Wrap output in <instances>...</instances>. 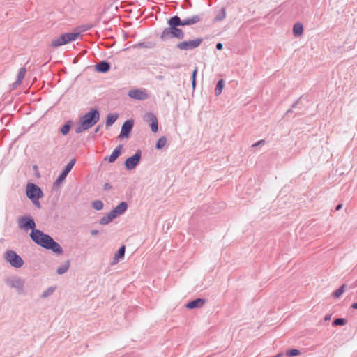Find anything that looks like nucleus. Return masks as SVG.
Here are the masks:
<instances>
[{"label": "nucleus", "mask_w": 357, "mask_h": 357, "mask_svg": "<svg viewBox=\"0 0 357 357\" xmlns=\"http://www.w3.org/2000/svg\"><path fill=\"white\" fill-rule=\"evenodd\" d=\"M30 237L36 244L45 249L51 250L57 255H62L63 252L62 248L57 242L39 229L31 231Z\"/></svg>", "instance_id": "f257e3e1"}, {"label": "nucleus", "mask_w": 357, "mask_h": 357, "mask_svg": "<svg viewBox=\"0 0 357 357\" xmlns=\"http://www.w3.org/2000/svg\"><path fill=\"white\" fill-rule=\"evenodd\" d=\"M169 27L165 28L160 35L162 41H167L171 38L183 39L185 34L178 26H181V18L178 15L172 17L168 21Z\"/></svg>", "instance_id": "f03ea898"}, {"label": "nucleus", "mask_w": 357, "mask_h": 357, "mask_svg": "<svg viewBox=\"0 0 357 357\" xmlns=\"http://www.w3.org/2000/svg\"><path fill=\"white\" fill-rule=\"evenodd\" d=\"M100 119V113L98 110L92 109L89 112L79 118L75 128L76 133L79 134L91 128Z\"/></svg>", "instance_id": "7ed1b4c3"}, {"label": "nucleus", "mask_w": 357, "mask_h": 357, "mask_svg": "<svg viewBox=\"0 0 357 357\" xmlns=\"http://www.w3.org/2000/svg\"><path fill=\"white\" fill-rule=\"evenodd\" d=\"M5 284L10 289H15L18 295H25V280L22 278L13 275L4 278Z\"/></svg>", "instance_id": "20e7f679"}, {"label": "nucleus", "mask_w": 357, "mask_h": 357, "mask_svg": "<svg viewBox=\"0 0 357 357\" xmlns=\"http://www.w3.org/2000/svg\"><path fill=\"white\" fill-rule=\"evenodd\" d=\"M80 36L79 33H66L52 40L51 47H59L61 45L75 41Z\"/></svg>", "instance_id": "39448f33"}, {"label": "nucleus", "mask_w": 357, "mask_h": 357, "mask_svg": "<svg viewBox=\"0 0 357 357\" xmlns=\"http://www.w3.org/2000/svg\"><path fill=\"white\" fill-rule=\"evenodd\" d=\"M4 260L15 268H20L24 265V260L14 250H8L3 255Z\"/></svg>", "instance_id": "423d86ee"}, {"label": "nucleus", "mask_w": 357, "mask_h": 357, "mask_svg": "<svg viewBox=\"0 0 357 357\" xmlns=\"http://www.w3.org/2000/svg\"><path fill=\"white\" fill-rule=\"evenodd\" d=\"M26 194L27 197L30 199L33 204H36V201L43 197L41 189L32 183L27 184Z\"/></svg>", "instance_id": "0eeeda50"}, {"label": "nucleus", "mask_w": 357, "mask_h": 357, "mask_svg": "<svg viewBox=\"0 0 357 357\" xmlns=\"http://www.w3.org/2000/svg\"><path fill=\"white\" fill-rule=\"evenodd\" d=\"M18 225L21 229L28 231L31 229V231L37 230L36 229V223L34 220L29 216H22L18 218Z\"/></svg>", "instance_id": "6e6552de"}, {"label": "nucleus", "mask_w": 357, "mask_h": 357, "mask_svg": "<svg viewBox=\"0 0 357 357\" xmlns=\"http://www.w3.org/2000/svg\"><path fill=\"white\" fill-rule=\"evenodd\" d=\"M202 43V39L201 38H197L194 40H190L178 43L176 45V47L181 50L189 51L197 48L201 45Z\"/></svg>", "instance_id": "1a4fd4ad"}, {"label": "nucleus", "mask_w": 357, "mask_h": 357, "mask_svg": "<svg viewBox=\"0 0 357 357\" xmlns=\"http://www.w3.org/2000/svg\"><path fill=\"white\" fill-rule=\"evenodd\" d=\"M142 157V152L137 150L135 153L127 158L124 162L125 167L128 170L134 169L139 164Z\"/></svg>", "instance_id": "9d476101"}, {"label": "nucleus", "mask_w": 357, "mask_h": 357, "mask_svg": "<svg viewBox=\"0 0 357 357\" xmlns=\"http://www.w3.org/2000/svg\"><path fill=\"white\" fill-rule=\"evenodd\" d=\"M144 120L150 123V126L153 132L158 130V121L156 116L153 112H147L144 116Z\"/></svg>", "instance_id": "9b49d317"}, {"label": "nucleus", "mask_w": 357, "mask_h": 357, "mask_svg": "<svg viewBox=\"0 0 357 357\" xmlns=\"http://www.w3.org/2000/svg\"><path fill=\"white\" fill-rule=\"evenodd\" d=\"M133 121L132 120H127L126 121L121 127V130L120 135H119V138L126 137L128 138L130 137V133L133 128Z\"/></svg>", "instance_id": "f8f14e48"}, {"label": "nucleus", "mask_w": 357, "mask_h": 357, "mask_svg": "<svg viewBox=\"0 0 357 357\" xmlns=\"http://www.w3.org/2000/svg\"><path fill=\"white\" fill-rule=\"evenodd\" d=\"M128 96L132 99L138 100H144L149 98V95L145 91L142 89H132L128 92Z\"/></svg>", "instance_id": "ddd939ff"}, {"label": "nucleus", "mask_w": 357, "mask_h": 357, "mask_svg": "<svg viewBox=\"0 0 357 357\" xmlns=\"http://www.w3.org/2000/svg\"><path fill=\"white\" fill-rule=\"evenodd\" d=\"M128 208V204L126 202H122L119 204H118L115 208H114L111 213H112L113 217H115V218L122 215L125 213V211Z\"/></svg>", "instance_id": "4468645a"}, {"label": "nucleus", "mask_w": 357, "mask_h": 357, "mask_svg": "<svg viewBox=\"0 0 357 357\" xmlns=\"http://www.w3.org/2000/svg\"><path fill=\"white\" fill-rule=\"evenodd\" d=\"M202 15H195L191 17H188L184 20L181 19V26H189L198 23L201 21Z\"/></svg>", "instance_id": "2eb2a0df"}, {"label": "nucleus", "mask_w": 357, "mask_h": 357, "mask_svg": "<svg viewBox=\"0 0 357 357\" xmlns=\"http://www.w3.org/2000/svg\"><path fill=\"white\" fill-rule=\"evenodd\" d=\"M123 146L119 144L112 153V154L109 156V158H105V160H108L109 162L113 163L116 161L118 157L121 154V149Z\"/></svg>", "instance_id": "dca6fc26"}, {"label": "nucleus", "mask_w": 357, "mask_h": 357, "mask_svg": "<svg viewBox=\"0 0 357 357\" xmlns=\"http://www.w3.org/2000/svg\"><path fill=\"white\" fill-rule=\"evenodd\" d=\"M206 303V301L203 298H197L186 305V307L188 309H194L197 307H202Z\"/></svg>", "instance_id": "f3484780"}, {"label": "nucleus", "mask_w": 357, "mask_h": 357, "mask_svg": "<svg viewBox=\"0 0 357 357\" xmlns=\"http://www.w3.org/2000/svg\"><path fill=\"white\" fill-rule=\"evenodd\" d=\"M70 172L67 167H65L61 174L58 176L56 180L54 183V185L59 187L65 180L68 173Z\"/></svg>", "instance_id": "a211bd4d"}, {"label": "nucleus", "mask_w": 357, "mask_h": 357, "mask_svg": "<svg viewBox=\"0 0 357 357\" xmlns=\"http://www.w3.org/2000/svg\"><path fill=\"white\" fill-rule=\"evenodd\" d=\"M96 69L100 73H107L110 69V64L107 61H102L96 65Z\"/></svg>", "instance_id": "6ab92c4d"}, {"label": "nucleus", "mask_w": 357, "mask_h": 357, "mask_svg": "<svg viewBox=\"0 0 357 357\" xmlns=\"http://www.w3.org/2000/svg\"><path fill=\"white\" fill-rule=\"evenodd\" d=\"M26 72V69L25 67H22L20 69V70L17 73V80L13 84V88L17 87L19 84H21L23 79L24 78Z\"/></svg>", "instance_id": "aec40b11"}, {"label": "nucleus", "mask_w": 357, "mask_h": 357, "mask_svg": "<svg viewBox=\"0 0 357 357\" xmlns=\"http://www.w3.org/2000/svg\"><path fill=\"white\" fill-rule=\"evenodd\" d=\"M125 246H121L114 257V261L112 264H116L119 262V259L123 258L125 255Z\"/></svg>", "instance_id": "412c9836"}, {"label": "nucleus", "mask_w": 357, "mask_h": 357, "mask_svg": "<svg viewBox=\"0 0 357 357\" xmlns=\"http://www.w3.org/2000/svg\"><path fill=\"white\" fill-rule=\"evenodd\" d=\"M70 264V260L66 261L63 264H62L57 268V270H56L57 274L63 275V274L66 273L68 271V270L69 269Z\"/></svg>", "instance_id": "4be33fe9"}, {"label": "nucleus", "mask_w": 357, "mask_h": 357, "mask_svg": "<svg viewBox=\"0 0 357 357\" xmlns=\"http://www.w3.org/2000/svg\"><path fill=\"white\" fill-rule=\"evenodd\" d=\"M118 119V115L116 114H109L107 116L105 126L106 128L110 127Z\"/></svg>", "instance_id": "5701e85b"}, {"label": "nucleus", "mask_w": 357, "mask_h": 357, "mask_svg": "<svg viewBox=\"0 0 357 357\" xmlns=\"http://www.w3.org/2000/svg\"><path fill=\"white\" fill-rule=\"evenodd\" d=\"M114 218L115 217H113L112 213L110 211L109 213L101 218V219L100 220V224L102 225H107L110 222H112Z\"/></svg>", "instance_id": "b1692460"}, {"label": "nucleus", "mask_w": 357, "mask_h": 357, "mask_svg": "<svg viewBox=\"0 0 357 357\" xmlns=\"http://www.w3.org/2000/svg\"><path fill=\"white\" fill-rule=\"evenodd\" d=\"M303 27L300 23H296L294 25L293 32L296 36H299L303 33Z\"/></svg>", "instance_id": "393cba45"}, {"label": "nucleus", "mask_w": 357, "mask_h": 357, "mask_svg": "<svg viewBox=\"0 0 357 357\" xmlns=\"http://www.w3.org/2000/svg\"><path fill=\"white\" fill-rule=\"evenodd\" d=\"M166 144H167V138L165 136H162L158 139L156 144H155V148L159 150L162 149V148L165 147Z\"/></svg>", "instance_id": "a878e982"}, {"label": "nucleus", "mask_w": 357, "mask_h": 357, "mask_svg": "<svg viewBox=\"0 0 357 357\" xmlns=\"http://www.w3.org/2000/svg\"><path fill=\"white\" fill-rule=\"evenodd\" d=\"M225 83L223 79H220L216 85V87L215 89V96H219L221 94L222 89L224 88Z\"/></svg>", "instance_id": "bb28decb"}, {"label": "nucleus", "mask_w": 357, "mask_h": 357, "mask_svg": "<svg viewBox=\"0 0 357 357\" xmlns=\"http://www.w3.org/2000/svg\"><path fill=\"white\" fill-rule=\"evenodd\" d=\"M55 289H56V288L54 287H50L49 288H47L45 291H44L41 294L40 298H46L49 297L54 292Z\"/></svg>", "instance_id": "cd10ccee"}, {"label": "nucleus", "mask_w": 357, "mask_h": 357, "mask_svg": "<svg viewBox=\"0 0 357 357\" xmlns=\"http://www.w3.org/2000/svg\"><path fill=\"white\" fill-rule=\"evenodd\" d=\"M345 289V284L342 285L340 288H338L337 290H335L333 293V296L334 298H339L342 296V294L344 293Z\"/></svg>", "instance_id": "c85d7f7f"}, {"label": "nucleus", "mask_w": 357, "mask_h": 357, "mask_svg": "<svg viewBox=\"0 0 357 357\" xmlns=\"http://www.w3.org/2000/svg\"><path fill=\"white\" fill-rule=\"evenodd\" d=\"M103 206V203L100 200H96L92 202V207L97 211L102 209Z\"/></svg>", "instance_id": "c756f323"}, {"label": "nucleus", "mask_w": 357, "mask_h": 357, "mask_svg": "<svg viewBox=\"0 0 357 357\" xmlns=\"http://www.w3.org/2000/svg\"><path fill=\"white\" fill-rule=\"evenodd\" d=\"M70 123L71 122L68 121L67 123H66L61 128V132L62 133V135H66L69 132L70 129Z\"/></svg>", "instance_id": "7c9ffc66"}, {"label": "nucleus", "mask_w": 357, "mask_h": 357, "mask_svg": "<svg viewBox=\"0 0 357 357\" xmlns=\"http://www.w3.org/2000/svg\"><path fill=\"white\" fill-rule=\"evenodd\" d=\"M346 324L347 321L343 318H337L333 321V326H344Z\"/></svg>", "instance_id": "2f4dec72"}, {"label": "nucleus", "mask_w": 357, "mask_h": 357, "mask_svg": "<svg viewBox=\"0 0 357 357\" xmlns=\"http://www.w3.org/2000/svg\"><path fill=\"white\" fill-rule=\"evenodd\" d=\"M300 354H301V351L298 349H296L288 350L286 352V355L288 357H294V356L299 355Z\"/></svg>", "instance_id": "473e14b6"}, {"label": "nucleus", "mask_w": 357, "mask_h": 357, "mask_svg": "<svg viewBox=\"0 0 357 357\" xmlns=\"http://www.w3.org/2000/svg\"><path fill=\"white\" fill-rule=\"evenodd\" d=\"M197 68L196 67L193 72H192V87L195 88V84H196V82H195V77H196V75H197Z\"/></svg>", "instance_id": "72a5a7b5"}, {"label": "nucleus", "mask_w": 357, "mask_h": 357, "mask_svg": "<svg viewBox=\"0 0 357 357\" xmlns=\"http://www.w3.org/2000/svg\"><path fill=\"white\" fill-rule=\"evenodd\" d=\"M76 162L75 158H72L70 162L66 165V167H67L68 169L71 171L72 168L75 165Z\"/></svg>", "instance_id": "f704fd0d"}, {"label": "nucleus", "mask_w": 357, "mask_h": 357, "mask_svg": "<svg viewBox=\"0 0 357 357\" xmlns=\"http://www.w3.org/2000/svg\"><path fill=\"white\" fill-rule=\"evenodd\" d=\"M265 144V142L264 140H259L258 142H257L256 143H255L253 145H252V147H256L257 146H259L261 144Z\"/></svg>", "instance_id": "c9c22d12"}, {"label": "nucleus", "mask_w": 357, "mask_h": 357, "mask_svg": "<svg viewBox=\"0 0 357 357\" xmlns=\"http://www.w3.org/2000/svg\"><path fill=\"white\" fill-rule=\"evenodd\" d=\"M223 48V45L221 43H218L216 44V49L218 50H221Z\"/></svg>", "instance_id": "e433bc0d"}, {"label": "nucleus", "mask_w": 357, "mask_h": 357, "mask_svg": "<svg viewBox=\"0 0 357 357\" xmlns=\"http://www.w3.org/2000/svg\"><path fill=\"white\" fill-rule=\"evenodd\" d=\"M98 233H99V231L97 229H93V230L91 231V234L92 236H96V235L98 234Z\"/></svg>", "instance_id": "4c0bfd02"}, {"label": "nucleus", "mask_w": 357, "mask_h": 357, "mask_svg": "<svg viewBox=\"0 0 357 357\" xmlns=\"http://www.w3.org/2000/svg\"><path fill=\"white\" fill-rule=\"evenodd\" d=\"M146 45L144 43H140L135 45V47H145Z\"/></svg>", "instance_id": "58836bf2"}, {"label": "nucleus", "mask_w": 357, "mask_h": 357, "mask_svg": "<svg viewBox=\"0 0 357 357\" xmlns=\"http://www.w3.org/2000/svg\"><path fill=\"white\" fill-rule=\"evenodd\" d=\"M331 318V314H326L325 317H324V320L325 321H329Z\"/></svg>", "instance_id": "ea45409f"}, {"label": "nucleus", "mask_w": 357, "mask_h": 357, "mask_svg": "<svg viewBox=\"0 0 357 357\" xmlns=\"http://www.w3.org/2000/svg\"><path fill=\"white\" fill-rule=\"evenodd\" d=\"M225 17V12L223 11V14H222V17H218H218H216V20H222V19H223Z\"/></svg>", "instance_id": "a19ab883"}, {"label": "nucleus", "mask_w": 357, "mask_h": 357, "mask_svg": "<svg viewBox=\"0 0 357 357\" xmlns=\"http://www.w3.org/2000/svg\"><path fill=\"white\" fill-rule=\"evenodd\" d=\"M34 204L36 206H37L38 208H40V202H39L38 199H37V200L36 201V204Z\"/></svg>", "instance_id": "79ce46f5"}, {"label": "nucleus", "mask_w": 357, "mask_h": 357, "mask_svg": "<svg viewBox=\"0 0 357 357\" xmlns=\"http://www.w3.org/2000/svg\"><path fill=\"white\" fill-rule=\"evenodd\" d=\"M342 204H338V205L336 206L335 210H336V211H339V210H340V209L342 208Z\"/></svg>", "instance_id": "37998d69"}, {"label": "nucleus", "mask_w": 357, "mask_h": 357, "mask_svg": "<svg viewBox=\"0 0 357 357\" xmlns=\"http://www.w3.org/2000/svg\"><path fill=\"white\" fill-rule=\"evenodd\" d=\"M351 307L353 309H356L357 310V303H354L351 305Z\"/></svg>", "instance_id": "c03bdc74"}, {"label": "nucleus", "mask_w": 357, "mask_h": 357, "mask_svg": "<svg viewBox=\"0 0 357 357\" xmlns=\"http://www.w3.org/2000/svg\"><path fill=\"white\" fill-rule=\"evenodd\" d=\"M100 126H98L96 128L94 132L95 133H97L100 130Z\"/></svg>", "instance_id": "a18cd8bd"}, {"label": "nucleus", "mask_w": 357, "mask_h": 357, "mask_svg": "<svg viewBox=\"0 0 357 357\" xmlns=\"http://www.w3.org/2000/svg\"><path fill=\"white\" fill-rule=\"evenodd\" d=\"M291 112V109H288L286 112V114H288Z\"/></svg>", "instance_id": "49530a36"}, {"label": "nucleus", "mask_w": 357, "mask_h": 357, "mask_svg": "<svg viewBox=\"0 0 357 357\" xmlns=\"http://www.w3.org/2000/svg\"><path fill=\"white\" fill-rule=\"evenodd\" d=\"M298 104V102H296L293 105L292 107H296V105Z\"/></svg>", "instance_id": "de8ad7c7"}]
</instances>
